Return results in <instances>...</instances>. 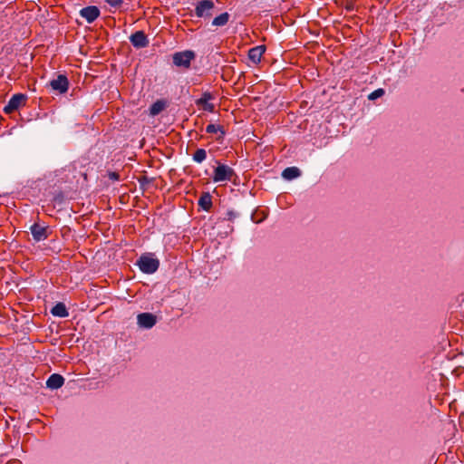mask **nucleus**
Listing matches in <instances>:
<instances>
[{
    "label": "nucleus",
    "mask_w": 464,
    "mask_h": 464,
    "mask_svg": "<svg viewBox=\"0 0 464 464\" xmlns=\"http://www.w3.org/2000/svg\"><path fill=\"white\" fill-rule=\"evenodd\" d=\"M237 177L235 170L223 163L218 162L217 167L214 169L212 180L215 183L232 181Z\"/></svg>",
    "instance_id": "nucleus-1"
},
{
    "label": "nucleus",
    "mask_w": 464,
    "mask_h": 464,
    "mask_svg": "<svg viewBox=\"0 0 464 464\" xmlns=\"http://www.w3.org/2000/svg\"><path fill=\"white\" fill-rule=\"evenodd\" d=\"M140 269L146 274H153L159 268L160 262L150 256L142 255L138 260Z\"/></svg>",
    "instance_id": "nucleus-2"
},
{
    "label": "nucleus",
    "mask_w": 464,
    "mask_h": 464,
    "mask_svg": "<svg viewBox=\"0 0 464 464\" xmlns=\"http://www.w3.org/2000/svg\"><path fill=\"white\" fill-rule=\"evenodd\" d=\"M26 95L23 93L14 94L4 108L5 114H11L17 111L26 102Z\"/></svg>",
    "instance_id": "nucleus-3"
},
{
    "label": "nucleus",
    "mask_w": 464,
    "mask_h": 464,
    "mask_svg": "<svg viewBox=\"0 0 464 464\" xmlns=\"http://www.w3.org/2000/svg\"><path fill=\"white\" fill-rule=\"evenodd\" d=\"M214 7L215 4L212 0H200L196 5L195 14L199 18L210 17Z\"/></svg>",
    "instance_id": "nucleus-4"
},
{
    "label": "nucleus",
    "mask_w": 464,
    "mask_h": 464,
    "mask_svg": "<svg viewBox=\"0 0 464 464\" xmlns=\"http://www.w3.org/2000/svg\"><path fill=\"white\" fill-rule=\"evenodd\" d=\"M194 58L195 53L192 51L178 52L173 54V63L179 67L188 68Z\"/></svg>",
    "instance_id": "nucleus-5"
},
{
    "label": "nucleus",
    "mask_w": 464,
    "mask_h": 464,
    "mask_svg": "<svg viewBox=\"0 0 464 464\" xmlns=\"http://www.w3.org/2000/svg\"><path fill=\"white\" fill-rule=\"evenodd\" d=\"M50 87L53 91L63 94L67 92L69 89V81L66 75L64 74H58L55 79H53L49 82Z\"/></svg>",
    "instance_id": "nucleus-6"
},
{
    "label": "nucleus",
    "mask_w": 464,
    "mask_h": 464,
    "mask_svg": "<svg viewBox=\"0 0 464 464\" xmlns=\"http://www.w3.org/2000/svg\"><path fill=\"white\" fill-rule=\"evenodd\" d=\"M214 100V96L209 92H205L202 93L201 97L196 100L195 103L199 110L214 112L215 105L210 102V101Z\"/></svg>",
    "instance_id": "nucleus-7"
},
{
    "label": "nucleus",
    "mask_w": 464,
    "mask_h": 464,
    "mask_svg": "<svg viewBox=\"0 0 464 464\" xmlns=\"http://www.w3.org/2000/svg\"><path fill=\"white\" fill-rule=\"evenodd\" d=\"M130 42L135 48H144L149 45V39L143 31H137L130 36Z\"/></svg>",
    "instance_id": "nucleus-8"
},
{
    "label": "nucleus",
    "mask_w": 464,
    "mask_h": 464,
    "mask_svg": "<svg viewBox=\"0 0 464 464\" xmlns=\"http://www.w3.org/2000/svg\"><path fill=\"white\" fill-rule=\"evenodd\" d=\"M32 236L36 242L45 240L49 237L48 227L34 223L30 227Z\"/></svg>",
    "instance_id": "nucleus-9"
},
{
    "label": "nucleus",
    "mask_w": 464,
    "mask_h": 464,
    "mask_svg": "<svg viewBox=\"0 0 464 464\" xmlns=\"http://www.w3.org/2000/svg\"><path fill=\"white\" fill-rule=\"evenodd\" d=\"M100 9L95 5H89L80 10V15L89 24L94 22L100 16Z\"/></svg>",
    "instance_id": "nucleus-10"
},
{
    "label": "nucleus",
    "mask_w": 464,
    "mask_h": 464,
    "mask_svg": "<svg viewBox=\"0 0 464 464\" xmlns=\"http://www.w3.org/2000/svg\"><path fill=\"white\" fill-rule=\"evenodd\" d=\"M138 324L145 328H151L156 324V316L150 313H142L138 315Z\"/></svg>",
    "instance_id": "nucleus-11"
},
{
    "label": "nucleus",
    "mask_w": 464,
    "mask_h": 464,
    "mask_svg": "<svg viewBox=\"0 0 464 464\" xmlns=\"http://www.w3.org/2000/svg\"><path fill=\"white\" fill-rule=\"evenodd\" d=\"M266 52L265 45L255 46L248 51V58L251 62L257 64L260 63L263 54Z\"/></svg>",
    "instance_id": "nucleus-12"
},
{
    "label": "nucleus",
    "mask_w": 464,
    "mask_h": 464,
    "mask_svg": "<svg viewBox=\"0 0 464 464\" xmlns=\"http://www.w3.org/2000/svg\"><path fill=\"white\" fill-rule=\"evenodd\" d=\"M63 383L64 378L58 373H53L47 379L46 386L50 389L54 390L61 388L63 385Z\"/></svg>",
    "instance_id": "nucleus-13"
},
{
    "label": "nucleus",
    "mask_w": 464,
    "mask_h": 464,
    "mask_svg": "<svg viewBox=\"0 0 464 464\" xmlns=\"http://www.w3.org/2000/svg\"><path fill=\"white\" fill-rule=\"evenodd\" d=\"M198 206L205 211H209L212 208V196L209 192H203L198 202Z\"/></svg>",
    "instance_id": "nucleus-14"
},
{
    "label": "nucleus",
    "mask_w": 464,
    "mask_h": 464,
    "mask_svg": "<svg viewBox=\"0 0 464 464\" xmlns=\"http://www.w3.org/2000/svg\"><path fill=\"white\" fill-rule=\"evenodd\" d=\"M53 316L67 317L69 315L68 310L63 303H57L51 310Z\"/></svg>",
    "instance_id": "nucleus-15"
},
{
    "label": "nucleus",
    "mask_w": 464,
    "mask_h": 464,
    "mask_svg": "<svg viewBox=\"0 0 464 464\" xmlns=\"http://www.w3.org/2000/svg\"><path fill=\"white\" fill-rule=\"evenodd\" d=\"M229 18H230V15L228 13H227V12L222 13L213 19L212 24L214 26H224L228 23Z\"/></svg>",
    "instance_id": "nucleus-16"
},
{
    "label": "nucleus",
    "mask_w": 464,
    "mask_h": 464,
    "mask_svg": "<svg viewBox=\"0 0 464 464\" xmlns=\"http://www.w3.org/2000/svg\"><path fill=\"white\" fill-rule=\"evenodd\" d=\"M166 107V102L162 100H158L150 108V113L152 116L158 115Z\"/></svg>",
    "instance_id": "nucleus-17"
},
{
    "label": "nucleus",
    "mask_w": 464,
    "mask_h": 464,
    "mask_svg": "<svg viewBox=\"0 0 464 464\" xmlns=\"http://www.w3.org/2000/svg\"><path fill=\"white\" fill-rule=\"evenodd\" d=\"M282 175L286 179H293L300 176V170L296 167H289L284 169Z\"/></svg>",
    "instance_id": "nucleus-18"
},
{
    "label": "nucleus",
    "mask_w": 464,
    "mask_h": 464,
    "mask_svg": "<svg viewBox=\"0 0 464 464\" xmlns=\"http://www.w3.org/2000/svg\"><path fill=\"white\" fill-rule=\"evenodd\" d=\"M206 132L209 134L220 132L221 136L220 138H223L225 135L224 128L221 125H216V124H208L206 127Z\"/></svg>",
    "instance_id": "nucleus-19"
},
{
    "label": "nucleus",
    "mask_w": 464,
    "mask_h": 464,
    "mask_svg": "<svg viewBox=\"0 0 464 464\" xmlns=\"http://www.w3.org/2000/svg\"><path fill=\"white\" fill-rule=\"evenodd\" d=\"M192 158H193V160L198 162V163L203 162L207 159V151H206V150H204V149H198L194 152Z\"/></svg>",
    "instance_id": "nucleus-20"
},
{
    "label": "nucleus",
    "mask_w": 464,
    "mask_h": 464,
    "mask_svg": "<svg viewBox=\"0 0 464 464\" xmlns=\"http://www.w3.org/2000/svg\"><path fill=\"white\" fill-rule=\"evenodd\" d=\"M383 94H384V90L382 88H379V89L373 91L372 93H370L368 98H369V100H375L379 97H382Z\"/></svg>",
    "instance_id": "nucleus-21"
},
{
    "label": "nucleus",
    "mask_w": 464,
    "mask_h": 464,
    "mask_svg": "<svg viewBox=\"0 0 464 464\" xmlns=\"http://www.w3.org/2000/svg\"><path fill=\"white\" fill-rule=\"evenodd\" d=\"M105 2L111 6L118 8L122 5L123 0H105Z\"/></svg>",
    "instance_id": "nucleus-22"
},
{
    "label": "nucleus",
    "mask_w": 464,
    "mask_h": 464,
    "mask_svg": "<svg viewBox=\"0 0 464 464\" xmlns=\"http://www.w3.org/2000/svg\"><path fill=\"white\" fill-rule=\"evenodd\" d=\"M108 177L112 181H118L120 179V174L116 171H109Z\"/></svg>",
    "instance_id": "nucleus-23"
}]
</instances>
